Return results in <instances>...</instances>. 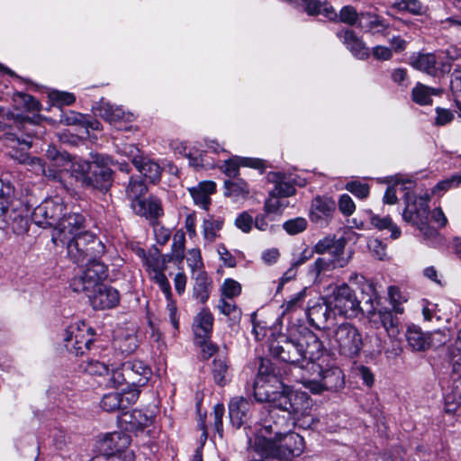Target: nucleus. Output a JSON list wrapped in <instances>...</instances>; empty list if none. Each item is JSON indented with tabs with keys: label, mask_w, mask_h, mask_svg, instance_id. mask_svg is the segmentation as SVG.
<instances>
[{
	"label": "nucleus",
	"mask_w": 461,
	"mask_h": 461,
	"mask_svg": "<svg viewBox=\"0 0 461 461\" xmlns=\"http://www.w3.org/2000/svg\"><path fill=\"white\" fill-rule=\"evenodd\" d=\"M271 420H263L251 448L259 456L249 460L293 461L303 451L304 441L299 434L291 431L294 421L287 416L271 413Z\"/></svg>",
	"instance_id": "obj_1"
},
{
	"label": "nucleus",
	"mask_w": 461,
	"mask_h": 461,
	"mask_svg": "<svg viewBox=\"0 0 461 461\" xmlns=\"http://www.w3.org/2000/svg\"><path fill=\"white\" fill-rule=\"evenodd\" d=\"M284 382L275 372L272 363L268 359H261L257 378L254 382V394L258 401L268 402L265 407L268 417L276 411L279 416H287L294 421L292 416L303 414L310 406V401L303 393H284Z\"/></svg>",
	"instance_id": "obj_2"
},
{
	"label": "nucleus",
	"mask_w": 461,
	"mask_h": 461,
	"mask_svg": "<svg viewBox=\"0 0 461 461\" xmlns=\"http://www.w3.org/2000/svg\"><path fill=\"white\" fill-rule=\"evenodd\" d=\"M323 345L318 336L306 327H299L289 335L280 334L269 344V352L275 358L287 364L304 366L319 359Z\"/></svg>",
	"instance_id": "obj_3"
},
{
	"label": "nucleus",
	"mask_w": 461,
	"mask_h": 461,
	"mask_svg": "<svg viewBox=\"0 0 461 461\" xmlns=\"http://www.w3.org/2000/svg\"><path fill=\"white\" fill-rule=\"evenodd\" d=\"M326 336L330 346L348 357L358 356L364 346L361 331L356 325L348 321L329 328Z\"/></svg>",
	"instance_id": "obj_4"
},
{
	"label": "nucleus",
	"mask_w": 461,
	"mask_h": 461,
	"mask_svg": "<svg viewBox=\"0 0 461 461\" xmlns=\"http://www.w3.org/2000/svg\"><path fill=\"white\" fill-rule=\"evenodd\" d=\"M458 58L457 50L451 47L446 50L413 54L411 57L410 64L417 70L438 77L448 73L451 69L452 61Z\"/></svg>",
	"instance_id": "obj_5"
},
{
	"label": "nucleus",
	"mask_w": 461,
	"mask_h": 461,
	"mask_svg": "<svg viewBox=\"0 0 461 461\" xmlns=\"http://www.w3.org/2000/svg\"><path fill=\"white\" fill-rule=\"evenodd\" d=\"M68 256L76 264H84L89 258H100L104 253V245L92 233L85 230L68 242Z\"/></svg>",
	"instance_id": "obj_6"
},
{
	"label": "nucleus",
	"mask_w": 461,
	"mask_h": 461,
	"mask_svg": "<svg viewBox=\"0 0 461 461\" xmlns=\"http://www.w3.org/2000/svg\"><path fill=\"white\" fill-rule=\"evenodd\" d=\"M412 198L409 193L405 194L406 206L402 212L403 220L416 225L426 239L436 237L438 235L437 230L428 223L429 195L426 194L413 201Z\"/></svg>",
	"instance_id": "obj_7"
},
{
	"label": "nucleus",
	"mask_w": 461,
	"mask_h": 461,
	"mask_svg": "<svg viewBox=\"0 0 461 461\" xmlns=\"http://www.w3.org/2000/svg\"><path fill=\"white\" fill-rule=\"evenodd\" d=\"M85 263L82 273L72 281L73 290L77 293L94 291L95 287L103 285L108 276L107 266L98 258H89Z\"/></svg>",
	"instance_id": "obj_8"
},
{
	"label": "nucleus",
	"mask_w": 461,
	"mask_h": 461,
	"mask_svg": "<svg viewBox=\"0 0 461 461\" xmlns=\"http://www.w3.org/2000/svg\"><path fill=\"white\" fill-rule=\"evenodd\" d=\"M94 329L85 321L69 325L64 333L63 340L67 350L75 355L82 356L89 350L94 341Z\"/></svg>",
	"instance_id": "obj_9"
},
{
	"label": "nucleus",
	"mask_w": 461,
	"mask_h": 461,
	"mask_svg": "<svg viewBox=\"0 0 461 461\" xmlns=\"http://www.w3.org/2000/svg\"><path fill=\"white\" fill-rule=\"evenodd\" d=\"M328 303L338 314L348 318L357 317L361 310L355 291L347 284L334 288Z\"/></svg>",
	"instance_id": "obj_10"
},
{
	"label": "nucleus",
	"mask_w": 461,
	"mask_h": 461,
	"mask_svg": "<svg viewBox=\"0 0 461 461\" xmlns=\"http://www.w3.org/2000/svg\"><path fill=\"white\" fill-rule=\"evenodd\" d=\"M85 217L79 212H65L53 230L51 240L56 245L64 246L73 237L86 230Z\"/></svg>",
	"instance_id": "obj_11"
},
{
	"label": "nucleus",
	"mask_w": 461,
	"mask_h": 461,
	"mask_svg": "<svg viewBox=\"0 0 461 461\" xmlns=\"http://www.w3.org/2000/svg\"><path fill=\"white\" fill-rule=\"evenodd\" d=\"M114 160L108 155H97L91 166V171L87 179L86 188L97 189L101 192H107L113 184V170Z\"/></svg>",
	"instance_id": "obj_12"
},
{
	"label": "nucleus",
	"mask_w": 461,
	"mask_h": 461,
	"mask_svg": "<svg viewBox=\"0 0 461 461\" xmlns=\"http://www.w3.org/2000/svg\"><path fill=\"white\" fill-rule=\"evenodd\" d=\"M67 210L61 198L47 199L33 210L32 219L40 227L54 229Z\"/></svg>",
	"instance_id": "obj_13"
},
{
	"label": "nucleus",
	"mask_w": 461,
	"mask_h": 461,
	"mask_svg": "<svg viewBox=\"0 0 461 461\" xmlns=\"http://www.w3.org/2000/svg\"><path fill=\"white\" fill-rule=\"evenodd\" d=\"M13 192V186L0 179V229L11 225L14 231L20 233L27 230V221L14 212H9L8 200Z\"/></svg>",
	"instance_id": "obj_14"
},
{
	"label": "nucleus",
	"mask_w": 461,
	"mask_h": 461,
	"mask_svg": "<svg viewBox=\"0 0 461 461\" xmlns=\"http://www.w3.org/2000/svg\"><path fill=\"white\" fill-rule=\"evenodd\" d=\"M148 267L152 270L151 279L159 286L167 299V312L170 323L175 330L179 328V320L177 317V306L176 302L172 299L171 285L166 275L164 274L163 267L160 266L158 260L151 262L148 261Z\"/></svg>",
	"instance_id": "obj_15"
},
{
	"label": "nucleus",
	"mask_w": 461,
	"mask_h": 461,
	"mask_svg": "<svg viewBox=\"0 0 461 461\" xmlns=\"http://www.w3.org/2000/svg\"><path fill=\"white\" fill-rule=\"evenodd\" d=\"M85 294L95 310L111 309L120 302L119 292L104 284L95 287L94 291H87Z\"/></svg>",
	"instance_id": "obj_16"
},
{
	"label": "nucleus",
	"mask_w": 461,
	"mask_h": 461,
	"mask_svg": "<svg viewBox=\"0 0 461 461\" xmlns=\"http://www.w3.org/2000/svg\"><path fill=\"white\" fill-rule=\"evenodd\" d=\"M93 108L96 115L113 124L118 130H127L128 127H122L121 123L132 122L135 118L132 113H125L121 107L113 106L104 99Z\"/></svg>",
	"instance_id": "obj_17"
},
{
	"label": "nucleus",
	"mask_w": 461,
	"mask_h": 461,
	"mask_svg": "<svg viewBox=\"0 0 461 461\" xmlns=\"http://www.w3.org/2000/svg\"><path fill=\"white\" fill-rule=\"evenodd\" d=\"M131 437L124 432H113L107 434L100 442V450L111 456H122L126 452H133L129 449Z\"/></svg>",
	"instance_id": "obj_18"
},
{
	"label": "nucleus",
	"mask_w": 461,
	"mask_h": 461,
	"mask_svg": "<svg viewBox=\"0 0 461 461\" xmlns=\"http://www.w3.org/2000/svg\"><path fill=\"white\" fill-rule=\"evenodd\" d=\"M253 403L242 397L235 396L229 402V417L231 425L240 429L247 423L251 417V407Z\"/></svg>",
	"instance_id": "obj_19"
},
{
	"label": "nucleus",
	"mask_w": 461,
	"mask_h": 461,
	"mask_svg": "<svg viewBox=\"0 0 461 461\" xmlns=\"http://www.w3.org/2000/svg\"><path fill=\"white\" fill-rule=\"evenodd\" d=\"M123 371L127 377V386L141 387L149 382L151 371L140 360H132L123 363Z\"/></svg>",
	"instance_id": "obj_20"
},
{
	"label": "nucleus",
	"mask_w": 461,
	"mask_h": 461,
	"mask_svg": "<svg viewBox=\"0 0 461 461\" xmlns=\"http://www.w3.org/2000/svg\"><path fill=\"white\" fill-rule=\"evenodd\" d=\"M135 326L118 327L114 330L113 347L122 354H131L138 348Z\"/></svg>",
	"instance_id": "obj_21"
},
{
	"label": "nucleus",
	"mask_w": 461,
	"mask_h": 461,
	"mask_svg": "<svg viewBox=\"0 0 461 461\" xmlns=\"http://www.w3.org/2000/svg\"><path fill=\"white\" fill-rule=\"evenodd\" d=\"M46 157L50 162L48 166L60 173V179H55L54 181L60 183L63 187L68 189V184L65 180V173L72 157L66 151L57 149L54 146H49L46 151Z\"/></svg>",
	"instance_id": "obj_22"
},
{
	"label": "nucleus",
	"mask_w": 461,
	"mask_h": 461,
	"mask_svg": "<svg viewBox=\"0 0 461 461\" xmlns=\"http://www.w3.org/2000/svg\"><path fill=\"white\" fill-rule=\"evenodd\" d=\"M337 36L356 58L366 59L369 57L370 52L368 47L357 36L354 31L345 29L338 32Z\"/></svg>",
	"instance_id": "obj_23"
},
{
	"label": "nucleus",
	"mask_w": 461,
	"mask_h": 461,
	"mask_svg": "<svg viewBox=\"0 0 461 461\" xmlns=\"http://www.w3.org/2000/svg\"><path fill=\"white\" fill-rule=\"evenodd\" d=\"M312 368L318 370L325 390L336 391L343 387L344 375L342 370L337 366L323 369L320 365L312 363Z\"/></svg>",
	"instance_id": "obj_24"
},
{
	"label": "nucleus",
	"mask_w": 461,
	"mask_h": 461,
	"mask_svg": "<svg viewBox=\"0 0 461 461\" xmlns=\"http://www.w3.org/2000/svg\"><path fill=\"white\" fill-rule=\"evenodd\" d=\"M357 26L373 35L381 34L386 36L389 24L378 14L371 12L360 13V20Z\"/></svg>",
	"instance_id": "obj_25"
},
{
	"label": "nucleus",
	"mask_w": 461,
	"mask_h": 461,
	"mask_svg": "<svg viewBox=\"0 0 461 461\" xmlns=\"http://www.w3.org/2000/svg\"><path fill=\"white\" fill-rule=\"evenodd\" d=\"M335 210V203L328 197H315L312 202L311 219L316 223L322 224L331 217Z\"/></svg>",
	"instance_id": "obj_26"
},
{
	"label": "nucleus",
	"mask_w": 461,
	"mask_h": 461,
	"mask_svg": "<svg viewBox=\"0 0 461 461\" xmlns=\"http://www.w3.org/2000/svg\"><path fill=\"white\" fill-rule=\"evenodd\" d=\"M131 206L138 215L146 218L158 219L163 215L161 201L155 196H149L147 199L136 201L134 203H131Z\"/></svg>",
	"instance_id": "obj_27"
},
{
	"label": "nucleus",
	"mask_w": 461,
	"mask_h": 461,
	"mask_svg": "<svg viewBox=\"0 0 461 461\" xmlns=\"http://www.w3.org/2000/svg\"><path fill=\"white\" fill-rule=\"evenodd\" d=\"M336 268L340 267L335 265L330 258H327L326 256L320 257L309 266L307 275L314 284H320Z\"/></svg>",
	"instance_id": "obj_28"
},
{
	"label": "nucleus",
	"mask_w": 461,
	"mask_h": 461,
	"mask_svg": "<svg viewBox=\"0 0 461 461\" xmlns=\"http://www.w3.org/2000/svg\"><path fill=\"white\" fill-rule=\"evenodd\" d=\"M91 164L86 160L72 158L65 173V178L68 176L72 181L85 187L87 184Z\"/></svg>",
	"instance_id": "obj_29"
},
{
	"label": "nucleus",
	"mask_w": 461,
	"mask_h": 461,
	"mask_svg": "<svg viewBox=\"0 0 461 461\" xmlns=\"http://www.w3.org/2000/svg\"><path fill=\"white\" fill-rule=\"evenodd\" d=\"M188 190L194 203L201 208L208 210L211 204V195L216 191V185L212 181H203Z\"/></svg>",
	"instance_id": "obj_30"
},
{
	"label": "nucleus",
	"mask_w": 461,
	"mask_h": 461,
	"mask_svg": "<svg viewBox=\"0 0 461 461\" xmlns=\"http://www.w3.org/2000/svg\"><path fill=\"white\" fill-rule=\"evenodd\" d=\"M213 315L209 309L203 308L194 317L193 330L196 338L209 339L213 326Z\"/></svg>",
	"instance_id": "obj_31"
},
{
	"label": "nucleus",
	"mask_w": 461,
	"mask_h": 461,
	"mask_svg": "<svg viewBox=\"0 0 461 461\" xmlns=\"http://www.w3.org/2000/svg\"><path fill=\"white\" fill-rule=\"evenodd\" d=\"M21 163L28 164L31 166L32 170L36 175H41L47 177L49 180H55V179H60L61 176L59 171L55 170L54 168L47 166L45 162L39 158L35 157H29L26 154L21 155V158L19 159Z\"/></svg>",
	"instance_id": "obj_32"
},
{
	"label": "nucleus",
	"mask_w": 461,
	"mask_h": 461,
	"mask_svg": "<svg viewBox=\"0 0 461 461\" xmlns=\"http://www.w3.org/2000/svg\"><path fill=\"white\" fill-rule=\"evenodd\" d=\"M267 178L269 182L275 184V188L271 192H275L276 194L286 198L294 194L295 189L292 184L294 180L285 174L280 172L269 173Z\"/></svg>",
	"instance_id": "obj_33"
},
{
	"label": "nucleus",
	"mask_w": 461,
	"mask_h": 461,
	"mask_svg": "<svg viewBox=\"0 0 461 461\" xmlns=\"http://www.w3.org/2000/svg\"><path fill=\"white\" fill-rule=\"evenodd\" d=\"M443 93L441 88L429 87L424 84L417 83L411 90V100L419 105L432 104V96H439Z\"/></svg>",
	"instance_id": "obj_34"
},
{
	"label": "nucleus",
	"mask_w": 461,
	"mask_h": 461,
	"mask_svg": "<svg viewBox=\"0 0 461 461\" xmlns=\"http://www.w3.org/2000/svg\"><path fill=\"white\" fill-rule=\"evenodd\" d=\"M414 186V182L411 179H397L392 185H389L384 195V203L387 204H394L397 203V192L405 191L403 199L405 200V194L409 193L414 199H418L413 194L409 191Z\"/></svg>",
	"instance_id": "obj_35"
},
{
	"label": "nucleus",
	"mask_w": 461,
	"mask_h": 461,
	"mask_svg": "<svg viewBox=\"0 0 461 461\" xmlns=\"http://www.w3.org/2000/svg\"><path fill=\"white\" fill-rule=\"evenodd\" d=\"M193 276L194 278L193 295L201 303H204L209 299L212 282L204 271H198Z\"/></svg>",
	"instance_id": "obj_36"
},
{
	"label": "nucleus",
	"mask_w": 461,
	"mask_h": 461,
	"mask_svg": "<svg viewBox=\"0 0 461 461\" xmlns=\"http://www.w3.org/2000/svg\"><path fill=\"white\" fill-rule=\"evenodd\" d=\"M133 165L149 181L156 182L160 179L161 168L158 163L146 158H135Z\"/></svg>",
	"instance_id": "obj_37"
},
{
	"label": "nucleus",
	"mask_w": 461,
	"mask_h": 461,
	"mask_svg": "<svg viewBox=\"0 0 461 461\" xmlns=\"http://www.w3.org/2000/svg\"><path fill=\"white\" fill-rule=\"evenodd\" d=\"M223 219L221 217L208 216L203 222V239L210 243H212L220 237L219 231L222 229Z\"/></svg>",
	"instance_id": "obj_38"
},
{
	"label": "nucleus",
	"mask_w": 461,
	"mask_h": 461,
	"mask_svg": "<svg viewBox=\"0 0 461 461\" xmlns=\"http://www.w3.org/2000/svg\"><path fill=\"white\" fill-rule=\"evenodd\" d=\"M346 240L344 238L336 239L334 244L331 245L327 258H330L335 265L340 268L346 267L349 261L351 256H345Z\"/></svg>",
	"instance_id": "obj_39"
},
{
	"label": "nucleus",
	"mask_w": 461,
	"mask_h": 461,
	"mask_svg": "<svg viewBox=\"0 0 461 461\" xmlns=\"http://www.w3.org/2000/svg\"><path fill=\"white\" fill-rule=\"evenodd\" d=\"M369 221L371 225L379 230H388L393 240H396L401 236L402 231L400 228L389 216L381 217L377 214L370 213Z\"/></svg>",
	"instance_id": "obj_40"
},
{
	"label": "nucleus",
	"mask_w": 461,
	"mask_h": 461,
	"mask_svg": "<svg viewBox=\"0 0 461 461\" xmlns=\"http://www.w3.org/2000/svg\"><path fill=\"white\" fill-rule=\"evenodd\" d=\"M330 305L324 303H314L307 309V317L310 323L313 326L319 327L327 321L330 317L329 312Z\"/></svg>",
	"instance_id": "obj_41"
},
{
	"label": "nucleus",
	"mask_w": 461,
	"mask_h": 461,
	"mask_svg": "<svg viewBox=\"0 0 461 461\" xmlns=\"http://www.w3.org/2000/svg\"><path fill=\"white\" fill-rule=\"evenodd\" d=\"M378 316L388 336L395 339L401 330L399 318L396 317L393 312L387 310L379 311Z\"/></svg>",
	"instance_id": "obj_42"
},
{
	"label": "nucleus",
	"mask_w": 461,
	"mask_h": 461,
	"mask_svg": "<svg viewBox=\"0 0 461 461\" xmlns=\"http://www.w3.org/2000/svg\"><path fill=\"white\" fill-rule=\"evenodd\" d=\"M147 190V185L140 176H131L126 187V195L131 204L136 201H141Z\"/></svg>",
	"instance_id": "obj_43"
},
{
	"label": "nucleus",
	"mask_w": 461,
	"mask_h": 461,
	"mask_svg": "<svg viewBox=\"0 0 461 461\" xmlns=\"http://www.w3.org/2000/svg\"><path fill=\"white\" fill-rule=\"evenodd\" d=\"M287 206L288 202H286L284 197L270 191L269 196L265 202L264 211L267 215H274L277 219Z\"/></svg>",
	"instance_id": "obj_44"
},
{
	"label": "nucleus",
	"mask_w": 461,
	"mask_h": 461,
	"mask_svg": "<svg viewBox=\"0 0 461 461\" xmlns=\"http://www.w3.org/2000/svg\"><path fill=\"white\" fill-rule=\"evenodd\" d=\"M406 339L408 344L418 351L425 350L429 347V341L420 328L416 326L409 327L406 331Z\"/></svg>",
	"instance_id": "obj_45"
},
{
	"label": "nucleus",
	"mask_w": 461,
	"mask_h": 461,
	"mask_svg": "<svg viewBox=\"0 0 461 461\" xmlns=\"http://www.w3.org/2000/svg\"><path fill=\"white\" fill-rule=\"evenodd\" d=\"M230 299L221 298L217 304L219 312L229 318L231 324L239 323L241 319V310Z\"/></svg>",
	"instance_id": "obj_46"
},
{
	"label": "nucleus",
	"mask_w": 461,
	"mask_h": 461,
	"mask_svg": "<svg viewBox=\"0 0 461 461\" xmlns=\"http://www.w3.org/2000/svg\"><path fill=\"white\" fill-rule=\"evenodd\" d=\"M212 375L217 384L222 386L230 380V366L225 358H215L212 365Z\"/></svg>",
	"instance_id": "obj_47"
},
{
	"label": "nucleus",
	"mask_w": 461,
	"mask_h": 461,
	"mask_svg": "<svg viewBox=\"0 0 461 461\" xmlns=\"http://www.w3.org/2000/svg\"><path fill=\"white\" fill-rule=\"evenodd\" d=\"M224 187V194L234 198H244L249 193L248 184L241 179L225 181Z\"/></svg>",
	"instance_id": "obj_48"
},
{
	"label": "nucleus",
	"mask_w": 461,
	"mask_h": 461,
	"mask_svg": "<svg viewBox=\"0 0 461 461\" xmlns=\"http://www.w3.org/2000/svg\"><path fill=\"white\" fill-rule=\"evenodd\" d=\"M393 7L399 11L408 12L415 15L425 13L424 5L419 0H398L393 4Z\"/></svg>",
	"instance_id": "obj_49"
},
{
	"label": "nucleus",
	"mask_w": 461,
	"mask_h": 461,
	"mask_svg": "<svg viewBox=\"0 0 461 461\" xmlns=\"http://www.w3.org/2000/svg\"><path fill=\"white\" fill-rule=\"evenodd\" d=\"M121 401L122 399L119 392L109 393L104 395L100 405L105 411L113 412L122 410Z\"/></svg>",
	"instance_id": "obj_50"
},
{
	"label": "nucleus",
	"mask_w": 461,
	"mask_h": 461,
	"mask_svg": "<svg viewBox=\"0 0 461 461\" xmlns=\"http://www.w3.org/2000/svg\"><path fill=\"white\" fill-rule=\"evenodd\" d=\"M339 20L341 23H344L348 25H355L358 24L360 20V14L357 13L355 7L351 5H345L339 11V14H337V17L334 20Z\"/></svg>",
	"instance_id": "obj_51"
},
{
	"label": "nucleus",
	"mask_w": 461,
	"mask_h": 461,
	"mask_svg": "<svg viewBox=\"0 0 461 461\" xmlns=\"http://www.w3.org/2000/svg\"><path fill=\"white\" fill-rule=\"evenodd\" d=\"M388 296L390 303L393 305V309L396 313H403L404 308L402 303L407 301L406 297L402 294L400 288L397 286H390L388 288Z\"/></svg>",
	"instance_id": "obj_52"
},
{
	"label": "nucleus",
	"mask_w": 461,
	"mask_h": 461,
	"mask_svg": "<svg viewBox=\"0 0 461 461\" xmlns=\"http://www.w3.org/2000/svg\"><path fill=\"white\" fill-rule=\"evenodd\" d=\"M221 297L225 299H232L237 297L241 293V285L239 282L234 279L227 278L224 280L221 287Z\"/></svg>",
	"instance_id": "obj_53"
},
{
	"label": "nucleus",
	"mask_w": 461,
	"mask_h": 461,
	"mask_svg": "<svg viewBox=\"0 0 461 461\" xmlns=\"http://www.w3.org/2000/svg\"><path fill=\"white\" fill-rule=\"evenodd\" d=\"M185 242V232L182 230H176L173 236L172 256L177 260L184 258Z\"/></svg>",
	"instance_id": "obj_54"
},
{
	"label": "nucleus",
	"mask_w": 461,
	"mask_h": 461,
	"mask_svg": "<svg viewBox=\"0 0 461 461\" xmlns=\"http://www.w3.org/2000/svg\"><path fill=\"white\" fill-rule=\"evenodd\" d=\"M283 227L288 234L296 235L306 229L307 221L303 217H297L284 222Z\"/></svg>",
	"instance_id": "obj_55"
},
{
	"label": "nucleus",
	"mask_w": 461,
	"mask_h": 461,
	"mask_svg": "<svg viewBox=\"0 0 461 461\" xmlns=\"http://www.w3.org/2000/svg\"><path fill=\"white\" fill-rule=\"evenodd\" d=\"M186 262L188 267L191 268L193 274H196L198 271H203V263L202 260L200 249H189L187 251Z\"/></svg>",
	"instance_id": "obj_56"
},
{
	"label": "nucleus",
	"mask_w": 461,
	"mask_h": 461,
	"mask_svg": "<svg viewBox=\"0 0 461 461\" xmlns=\"http://www.w3.org/2000/svg\"><path fill=\"white\" fill-rule=\"evenodd\" d=\"M106 385L109 387H118L124 384H127V377H125V372L123 371V364L121 367L109 371V375H106Z\"/></svg>",
	"instance_id": "obj_57"
},
{
	"label": "nucleus",
	"mask_w": 461,
	"mask_h": 461,
	"mask_svg": "<svg viewBox=\"0 0 461 461\" xmlns=\"http://www.w3.org/2000/svg\"><path fill=\"white\" fill-rule=\"evenodd\" d=\"M306 295L305 290H302L299 293L294 294L290 300L285 302L282 304L283 313L294 312L298 308H301L303 304V301Z\"/></svg>",
	"instance_id": "obj_58"
},
{
	"label": "nucleus",
	"mask_w": 461,
	"mask_h": 461,
	"mask_svg": "<svg viewBox=\"0 0 461 461\" xmlns=\"http://www.w3.org/2000/svg\"><path fill=\"white\" fill-rule=\"evenodd\" d=\"M84 369L86 373L93 375L103 376L109 375L108 366L98 360H89L86 362Z\"/></svg>",
	"instance_id": "obj_59"
},
{
	"label": "nucleus",
	"mask_w": 461,
	"mask_h": 461,
	"mask_svg": "<svg viewBox=\"0 0 461 461\" xmlns=\"http://www.w3.org/2000/svg\"><path fill=\"white\" fill-rule=\"evenodd\" d=\"M131 417L132 420L130 422L136 425L140 429L149 427L153 422L152 415H148L140 410H134Z\"/></svg>",
	"instance_id": "obj_60"
},
{
	"label": "nucleus",
	"mask_w": 461,
	"mask_h": 461,
	"mask_svg": "<svg viewBox=\"0 0 461 461\" xmlns=\"http://www.w3.org/2000/svg\"><path fill=\"white\" fill-rule=\"evenodd\" d=\"M128 387V390H123L122 393H120L122 410L127 409L129 406L135 403L140 395V390L138 387Z\"/></svg>",
	"instance_id": "obj_61"
},
{
	"label": "nucleus",
	"mask_w": 461,
	"mask_h": 461,
	"mask_svg": "<svg viewBox=\"0 0 461 461\" xmlns=\"http://www.w3.org/2000/svg\"><path fill=\"white\" fill-rule=\"evenodd\" d=\"M346 189L355 196L365 199L369 194V186L366 184L358 181H352L346 185Z\"/></svg>",
	"instance_id": "obj_62"
},
{
	"label": "nucleus",
	"mask_w": 461,
	"mask_h": 461,
	"mask_svg": "<svg viewBox=\"0 0 461 461\" xmlns=\"http://www.w3.org/2000/svg\"><path fill=\"white\" fill-rule=\"evenodd\" d=\"M461 185V175H453L451 177L446 178L438 182L433 188V192L447 191L451 188L458 187Z\"/></svg>",
	"instance_id": "obj_63"
},
{
	"label": "nucleus",
	"mask_w": 461,
	"mask_h": 461,
	"mask_svg": "<svg viewBox=\"0 0 461 461\" xmlns=\"http://www.w3.org/2000/svg\"><path fill=\"white\" fill-rule=\"evenodd\" d=\"M451 363L453 373H461V329L455 343Z\"/></svg>",
	"instance_id": "obj_64"
}]
</instances>
